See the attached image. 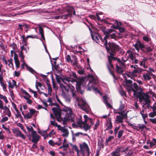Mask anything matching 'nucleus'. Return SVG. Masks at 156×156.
<instances>
[{"label": "nucleus", "mask_w": 156, "mask_h": 156, "mask_svg": "<svg viewBox=\"0 0 156 156\" xmlns=\"http://www.w3.org/2000/svg\"><path fill=\"white\" fill-rule=\"evenodd\" d=\"M75 151L77 152V156H89L90 149L88 145L85 142L79 144L80 150L76 145L74 146Z\"/></svg>", "instance_id": "1"}, {"label": "nucleus", "mask_w": 156, "mask_h": 156, "mask_svg": "<svg viewBox=\"0 0 156 156\" xmlns=\"http://www.w3.org/2000/svg\"><path fill=\"white\" fill-rule=\"evenodd\" d=\"M105 46L107 52L111 51L114 53L116 52L119 51L120 49L118 45L113 42H109L108 43L106 42Z\"/></svg>", "instance_id": "2"}, {"label": "nucleus", "mask_w": 156, "mask_h": 156, "mask_svg": "<svg viewBox=\"0 0 156 156\" xmlns=\"http://www.w3.org/2000/svg\"><path fill=\"white\" fill-rule=\"evenodd\" d=\"M137 98H139V101L140 102L143 100L144 101L145 103L143 106V107L145 104L149 103L151 102L149 95L147 93L145 94L141 92H138Z\"/></svg>", "instance_id": "3"}, {"label": "nucleus", "mask_w": 156, "mask_h": 156, "mask_svg": "<svg viewBox=\"0 0 156 156\" xmlns=\"http://www.w3.org/2000/svg\"><path fill=\"white\" fill-rule=\"evenodd\" d=\"M78 105L81 109L85 111L87 113H88L90 112V108L89 105L86 102L83 100H82V103L79 104Z\"/></svg>", "instance_id": "4"}, {"label": "nucleus", "mask_w": 156, "mask_h": 156, "mask_svg": "<svg viewBox=\"0 0 156 156\" xmlns=\"http://www.w3.org/2000/svg\"><path fill=\"white\" fill-rule=\"evenodd\" d=\"M13 133L15 134L16 137H20L23 139H25L26 137L24 135L22 134L19 128H13L12 129Z\"/></svg>", "instance_id": "5"}, {"label": "nucleus", "mask_w": 156, "mask_h": 156, "mask_svg": "<svg viewBox=\"0 0 156 156\" xmlns=\"http://www.w3.org/2000/svg\"><path fill=\"white\" fill-rule=\"evenodd\" d=\"M32 139L31 140V141L34 143H37L40 137L39 135L37 134L36 131H33L32 133Z\"/></svg>", "instance_id": "6"}, {"label": "nucleus", "mask_w": 156, "mask_h": 156, "mask_svg": "<svg viewBox=\"0 0 156 156\" xmlns=\"http://www.w3.org/2000/svg\"><path fill=\"white\" fill-rule=\"evenodd\" d=\"M64 9L66 11L68 12V14H70V16H72L73 12V15H76V11L74 10L73 7L68 5L65 7Z\"/></svg>", "instance_id": "7"}, {"label": "nucleus", "mask_w": 156, "mask_h": 156, "mask_svg": "<svg viewBox=\"0 0 156 156\" xmlns=\"http://www.w3.org/2000/svg\"><path fill=\"white\" fill-rule=\"evenodd\" d=\"M59 129L62 132L64 133L62 134V136L64 137H67L68 136L69 132L68 130L64 127H61L59 128Z\"/></svg>", "instance_id": "8"}, {"label": "nucleus", "mask_w": 156, "mask_h": 156, "mask_svg": "<svg viewBox=\"0 0 156 156\" xmlns=\"http://www.w3.org/2000/svg\"><path fill=\"white\" fill-rule=\"evenodd\" d=\"M125 77V83L126 86L129 88L128 89H131L133 88L132 82L133 81L130 80H127L126 77Z\"/></svg>", "instance_id": "9"}, {"label": "nucleus", "mask_w": 156, "mask_h": 156, "mask_svg": "<svg viewBox=\"0 0 156 156\" xmlns=\"http://www.w3.org/2000/svg\"><path fill=\"white\" fill-rule=\"evenodd\" d=\"M24 66H25L27 67V69L31 73H36L32 68L29 66L24 62V61H23V64L21 65V67L22 69H24Z\"/></svg>", "instance_id": "10"}, {"label": "nucleus", "mask_w": 156, "mask_h": 156, "mask_svg": "<svg viewBox=\"0 0 156 156\" xmlns=\"http://www.w3.org/2000/svg\"><path fill=\"white\" fill-rule=\"evenodd\" d=\"M52 110L55 116L61 114V112L60 108L54 107L52 108Z\"/></svg>", "instance_id": "11"}, {"label": "nucleus", "mask_w": 156, "mask_h": 156, "mask_svg": "<svg viewBox=\"0 0 156 156\" xmlns=\"http://www.w3.org/2000/svg\"><path fill=\"white\" fill-rule=\"evenodd\" d=\"M81 84L80 82H77L76 85V88L78 93H80V94H82L83 93V91L81 90Z\"/></svg>", "instance_id": "12"}, {"label": "nucleus", "mask_w": 156, "mask_h": 156, "mask_svg": "<svg viewBox=\"0 0 156 156\" xmlns=\"http://www.w3.org/2000/svg\"><path fill=\"white\" fill-rule=\"evenodd\" d=\"M128 147L125 148L124 147L118 146L116 149L120 153V152L123 153L126 152L128 149Z\"/></svg>", "instance_id": "13"}, {"label": "nucleus", "mask_w": 156, "mask_h": 156, "mask_svg": "<svg viewBox=\"0 0 156 156\" xmlns=\"http://www.w3.org/2000/svg\"><path fill=\"white\" fill-rule=\"evenodd\" d=\"M94 34H93L92 33L91 34L92 38L93 40L94 41L98 43L99 41L98 34H96L95 32H94Z\"/></svg>", "instance_id": "14"}, {"label": "nucleus", "mask_w": 156, "mask_h": 156, "mask_svg": "<svg viewBox=\"0 0 156 156\" xmlns=\"http://www.w3.org/2000/svg\"><path fill=\"white\" fill-rule=\"evenodd\" d=\"M143 76L144 79L146 81L150 80L151 78L150 73H148L144 74L143 75Z\"/></svg>", "instance_id": "15"}, {"label": "nucleus", "mask_w": 156, "mask_h": 156, "mask_svg": "<svg viewBox=\"0 0 156 156\" xmlns=\"http://www.w3.org/2000/svg\"><path fill=\"white\" fill-rule=\"evenodd\" d=\"M116 71L120 74H122L124 71L123 67L119 66L117 64L116 65Z\"/></svg>", "instance_id": "16"}, {"label": "nucleus", "mask_w": 156, "mask_h": 156, "mask_svg": "<svg viewBox=\"0 0 156 156\" xmlns=\"http://www.w3.org/2000/svg\"><path fill=\"white\" fill-rule=\"evenodd\" d=\"M109 121L107 122L106 124V126H108V124L109 125L108 126L107 128L105 130V131H106V130H108L109 129H111L112 128V125L111 122V118H110V119H109Z\"/></svg>", "instance_id": "17"}, {"label": "nucleus", "mask_w": 156, "mask_h": 156, "mask_svg": "<svg viewBox=\"0 0 156 156\" xmlns=\"http://www.w3.org/2000/svg\"><path fill=\"white\" fill-rule=\"evenodd\" d=\"M123 118L121 117L120 115H117L116 116V119L115 121L117 122V123H122L123 122Z\"/></svg>", "instance_id": "18"}, {"label": "nucleus", "mask_w": 156, "mask_h": 156, "mask_svg": "<svg viewBox=\"0 0 156 156\" xmlns=\"http://www.w3.org/2000/svg\"><path fill=\"white\" fill-rule=\"evenodd\" d=\"M21 38L23 39L22 43L23 44V45L27 46V38L25 37V35H23L21 37Z\"/></svg>", "instance_id": "19"}, {"label": "nucleus", "mask_w": 156, "mask_h": 156, "mask_svg": "<svg viewBox=\"0 0 156 156\" xmlns=\"http://www.w3.org/2000/svg\"><path fill=\"white\" fill-rule=\"evenodd\" d=\"M45 130L43 131L42 132H39V133L41 134L44 137V139L45 140L48 137V134L47 133V131Z\"/></svg>", "instance_id": "20"}, {"label": "nucleus", "mask_w": 156, "mask_h": 156, "mask_svg": "<svg viewBox=\"0 0 156 156\" xmlns=\"http://www.w3.org/2000/svg\"><path fill=\"white\" fill-rule=\"evenodd\" d=\"M111 156H120V154L115 149V151L112 152L111 154Z\"/></svg>", "instance_id": "21"}, {"label": "nucleus", "mask_w": 156, "mask_h": 156, "mask_svg": "<svg viewBox=\"0 0 156 156\" xmlns=\"http://www.w3.org/2000/svg\"><path fill=\"white\" fill-rule=\"evenodd\" d=\"M83 125V126H82V128H83L86 131L89 129L91 128V126L89 125L88 124H86Z\"/></svg>", "instance_id": "22"}, {"label": "nucleus", "mask_w": 156, "mask_h": 156, "mask_svg": "<svg viewBox=\"0 0 156 156\" xmlns=\"http://www.w3.org/2000/svg\"><path fill=\"white\" fill-rule=\"evenodd\" d=\"M107 67L109 70H112L114 69V66L112 63L106 64Z\"/></svg>", "instance_id": "23"}, {"label": "nucleus", "mask_w": 156, "mask_h": 156, "mask_svg": "<svg viewBox=\"0 0 156 156\" xmlns=\"http://www.w3.org/2000/svg\"><path fill=\"white\" fill-rule=\"evenodd\" d=\"M106 34L104 38V40L105 41V43L104 44V46H105V43L106 42H108V41L107 40V39L110 36H109V33H108V32H106Z\"/></svg>", "instance_id": "24"}, {"label": "nucleus", "mask_w": 156, "mask_h": 156, "mask_svg": "<svg viewBox=\"0 0 156 156\" xmlns=\"http://www.w3.org/2000/svg\"><path fill=\"white\" fill-rule=\"evenodd\" d=\"M137 43H138L139 47L140 48L141 50L144 51L145 47L144 46L143 44H142L140 41H138Z\"/></svg>", "instance_id": "25"}, {"label": "nucleus", "mask_w": 156, "mask_h": 156, "mask_svg": "<svg viewBox=\"0 0 156 156\" xmlns=\"http://www.w3.org/2000/svg\"><path fill=\"white\" fill-rule=\"evenodd\" d=\"M138 55V54H136L132 52L129 54V57L131 60L133 61L136 57V55Z\"/></svg>", "instance_id": "26"}, {"label": "nucleus", "mask_w": 156, "mask_h": 156, "mask_svg": "<svg viewBox=\"0 0 156 156\" xmlns=\"http://www.w3.org/2000/svg\"><path fill=\"white\" fill-rule=\"evenodd\" d=\"M114 139V136H109L108 139H106V141L105 142V145H108V142L111 141L112 140H113Z\"/></svg>", "instance_id": "27"}, {"label": "nucleus", "mask_w": 156, "mask_h": 156, "mask_svg": "<svg viewBox=\"0 0 156 156\" xmlns=\"http://www.w3.org/2000/svg\"><path fill=\"white\" fill-rule=\"evenodd\" d=\"M103 140L102 139L101 140H99L98 141V145L99 146L100 148H104Z\"/></svg>", "instance_id": "28"}, {"label": "nucleus", "mask_w": 156, "mask_h": 156, "mask_svg": "<svg viewBox=\"0 0 156 156\" xmlns=\"http://www.w3.org/2000/svg\"><path fill=\"white\" fill-rule=\"evenodd\" d=\"M128 91H131V90L134 93V97H136V98H137V93H138L137 92V90H135V89L133 88L131 89H128Z\"/></svg>", "instance_id": "29"}, {"label": "nucleus", "mask_w": 156, "mask_h": 156, "mask_svg": "<svg viewBox=\"0 0 156 156\" xmlns=\"http://www.w3.org/2000/svg\"><path fill=\"white\" fill-rule=\"evenodd\" d=\"M70 17H71V16H70V14H67L65 15H61L60 19L64 20L67 19Z\"/></svg>", "instance_id": "30"}, {"label": "nucleus", "mask_w": 156, "mask_h": 156, "mask_svg": "<svg viewBox=\"0 0 156 156\" xmlns=\"http://www.w3.org/2000/svg\"><path fill=\"white\" fill-rule=\"evenodd\" d=\"M137 73H138V72L136 69H135L134 70L130 73L131 76L135 77L137 76Z\"/></svg>", "instance_id": "31"}, {"label": "nucleus", "mask_w": 156, "mask_h": 156, "mask_svg": "<svg viewBox=\"0 0 156 156\" xmlns=\"http://www.w3.org/2000/svg\"><path fill=\"white\" fill-rule=\"evenodd\" d=\"M55 119H54V121H51V125L57 126L58 128H59L61 127L60 125H58L57 123L55 122Z\"/></svg>", "instance_id": "32"}, {"label": "nucleus", "mask_w": 156, "mask_h": 156, "mask_svg": "<svg viewBox=\"0 0 156 156\" xmlns=\"http://www.w3.org/2000/svg\"><path fill=\"white\" fill-rule=\"evenodd\" d=\"M63 110L64 111L67 112H68V111H69V115L71 116V115H73L72 110L71 108H67L66 109H64Z\"/></svg>", "instance_id": "33"}, {"label": "nucleus", "mask_w": 156, "mask_h": 156, "mask_svg": "<svg viewBox=\"0 0 156 156\" xmlns=\"http://www.w3.org/2000/svg\"><path fill=\"white\" fill-rule=\"evenodd\" d=\"M23 98L27 100V102L30 105H31L32 104V103L33 102V101L32 100L30 99L29 98H27V97H26V96H23Z\"/></svg>", "instance_id": "34"}, {"label": "nucleus", "mask_w": 156, "mask_h": 156, "mask_svg": "<svg viewBox=\"0 0 156 156\" xmlns=\"http://www.w3.org/2000/svg\"><path fill=\"white\" fill-rule=\"evenodd\" d=\"M17 125L20 127L21 129L23 130L24 132L25 133H26V130L25 129L24 127L22 124L20 123H18L17 124Z\"/></svg>", "instance_id": "35"}, {"label": "nucleus", "mask_w": 156, "mask_h": 156, "mask_svg": "<svg viewBox=\"0 0 156 156\" xmlns=\"http://www.w3.org/2000/svg\"><path fill=\"white\" fill-rule=\"evenodd\" d=\"M32 115L30 113V112H28L27 114H25L24 116V118L25 119H30L32 118Z\"/></svg>", "instance_id": "36"}, {"label": "nucleus", "mask_w": 156, "mask_h": 156, "mask_svg": "<svg viewBox=\"0 0 156 156\" xmlns=\"http://www.w3.org/2000/svg\"><path fill=\"white\" fill-rule=\"evenodd\" d=\"M55 76H56V79L57 82L58 83H59V84H60V83H61L60 82H61V80H62V78L60 76L58 75L57 74H55Z\"/></svg>", "instance_id": "37"}, {"label": "nucleus", "mask_w": 156, "mask_h": 156, "mask_svg": "<svg viewBox=\"0 0 156 156\" xmlns=\"http://www.w3.org/2000/svg\"><path fill=\"white\" fill-rule=\"evenodd\" d=\"M60 87L62 89V91H63V89L66 91L67 92L69 91L68 89L66 88V87L64 86L62 83H60L59 84Z\"/></svg>", "instance_id": "38"}, {"label": "nucleus", "mask_w": 156, "mask_h": 156, "mask_svg": "<svg viewBox=\"0 0 156 156\" xmlns=\"http://www.w3.org/2000/svg\"><path fill=\"white\" fill-rule=\"evenodd\" d=\"M138 128L140 129H141V131L144 129V127H146V126L144 124H138L137 126Z\"/></svg>", "instance_id": "39"}, {"label": "nucleus", "mask_w": 156, "mask_h": 156, "mask_svg": "<svg viewBox=\"0 0 156 156\" xmlns=\"http://www.w3.org/2000/svg\"><path fill=\"white\" fill-rule=\"evenodd\" d=\"M77 124L79 125V127L81 128L82 127L83 122L81 118L79 119L77 122Z\"/></svg>", "instance_id": "40"}, {"label": "nucleus", "mask_w": 156, "mask_h": 156, "mask_svg": "<svg viewBox=\"0 0 156 156\" xmlns=\"http://www.w3.org/2000/svg\"><path fill=\"white\" fill-rule=\"evenodd\" d=\"M124 132V131L123 130H121L118 132V138H121L123 135Z\"/></svg>", "instance_id": "41"}, {"label": "nucleus", "mask_w": 156, "mask_h": 156, "mask_svg": "<svg viewBox=\"0 0 156 156\" xmlns=\"http://www.w3.org/2000/svg\"><path fill=\"white\" fill-rule=\"evenodd\" d=\"M134 88L135 89V90L139 91V88H141L140 87H139L137 84L134 83L133 84Z\"/></svg>", "instance_id": "42"}, {"label": "nucleus", "mask_w": 156, "mask_h": 156, "mask_svg": "<svg viewBox=\"0 0 156 156\" xmlns=\"http://www.w3.org/2000/svg\"><path fill=\"white\" fill-rule=\"evenodd\" d=\"M38 28L39 29V34L41 35L44 34V30L42 27L41 26H38Z\"/></svg>", "instance_id": "43"}, {"label": "nucleus", "mask_w": 156, "mask_h": 156, "mask_svg": "<svg viewBox=\"0 0 156 156\" xmlns=\"http://www.w3.org/2000/svg\"><path fill=\"white\" fill-rule=\"evenodd\" d=\"M4 112L5 113L6 115H7L9 117H10L11 116V112L9 108L6 110Z\"/></svg>", "instance_id": "44"}, {"label": "nucleus", "mask_w": 156, "mask_h": 156, "mask_svg": "<svg viewBox=\"0 0 156 156\" xmlns=\"http://www.w3.org/2000/svg\"><path fill=\"white\" fill-rule=\"evenodd\" d=\"M26 127L28 131L29 132H31L32 133H33V131H36L34 130L33 128L31 126H27Z\"/></svg>", "instance_id": "45"}, {"label": "nucleus", "mask_w": 156, "mask_h": 156, "mask_svg": "<svg viewBox=\"0 0 156 156\" xmlns=\"http://www.w3.org/2000/svg\"><path fill=\"white\" fill-rule=\"evenodd\" d=\"M152 51V49L150 47H147L144 48V52H150Z\"/></svg>", "instance_id": "46"}, {"label": "nucleus", "mask_w": 156, "mask_h": 156, "mask_svg": "<svg viewBox=\"0 0 156 156\" xmlns=\"http://www.w3.org/2000/svg\"><path fill=\"white\" fill-rule=\"evenodd\" d=\"M69 76H72L74 78L76 79H77L78 78V77H77V76L76 75V73L72 72L71 73H70Z\"/></svg>", "instance_id": "47"}, {"label": "nucleus", "mask_w": 156, "mask_h": 156, "mask_svg": "<svg viewBox=\"0 0 156 156\" xmlns=\"http://www.w3.org/2000/svg\"><path fill=\"white\" fill-rule=\"evenodd\" d=\"M99 28L105 34H106V32H107L106 31H105V27L104 26H99Z\"/></svg>", "instance_id": "48"}, {"label": "nucleus", "mask_w": 156, "mask_h": 156, "mask_svg": "<svg viewBox=\"0 0 156 156\" xmlns=\"http://www.w3.org/2000/svg\"><path fill=\"white\" fill-rule=\"evenodd\" d=\"M110 54V55L108 56L112 58L114 57V56L116 54V52H113L112 51H109V52H108Z\"/></svg>", "instance_id": "49"}, {"label": "nucleus", "mask_w": 156, "mask_h": 156, "mask_svg": "<svg viewBox=\"0 0 156 156\" xmlns=\"http://www.w3.org/2000/svg\"><path fill=\"white\" fill-rule=\"evenodd\" d=\"M1 86H2L3 87V88L4 91H6V86H7V84L6 83H4L3 82H2L1 83H0Z\"/></svg>", "instance_id": "50"}, {"label": "nucleus", "mask_w": 156, "mask_h": 156, "mask_svg": "<svg viewBox=\"0 0 156 156\" xmlns=\"http://www.w3.org/2000/svg\"><path fill=\"white\" fill-rule=\"evenodd\" d=\"M56 120L58 122H61L62 120V118L61 117V114L56 116Z\"/></svg>", "instance_id": "51"}, {"label": "nucleus", "mask_w": 156, "mask_h": 156, "mask_svg": "<svg viewBox=\"0 0 156 156\" xmlns=\"http://www.w3.org/2000/svg\"><path fill=\"white\" fill-rule=\"evenodd\" d=\"M140 114L142 115V118L144 120H145V119L147 117H148V114H147L146 113L145 114H144L143 113H142V112H140Z\"/></svg>", "instance_id": "52"}, {"label": "nucleus", "mask_w": 156, "mask_h": 156, "mask_svg": "<svg viewBox=\"0 0 156 156\" xmlns=\"http://www.w3.org/2000/svg\"><path fill=\"white\" fill-rule=\"evenodd\" d=\"M27 38H37V39H38V36L37 35H28L27 36Z\"/></svg>", "instance_id": "53"}, {"label": "nucleus", "mask_w": 156, "mask_h": 156, "mask_svg": "<svg viewBox=\"0 0 156 156\" xmlns=\"http://www.w3.org/2000/svg\"><path fill=\"white\" fill-rule=\"evenodd\" d=\"M80 135H84L85 136L87 135V134L86 133L83 134V133L81 132H78L76 133H75L74 134V135L76 137Z\"/></svg>", "instance_id": "54"}, {"label": "nucleus", "mask_w": 156, "mask_h": 156, "mask_svg": "<svg viewBox=\"0 0 156 156\" xmlns=\"http://www.w3.org/2000/svg\"><path fill=\"white\" fill-rule=\"evenodd\" d=\"M16 112L17 114H15V115L16 117L17 118H19V116L21 115L20 112L18 109L17 110H16Z\"/></svg>", "instance_id": "55"}, {"label": "nucleus", "mask_w": 156, "mask_h": 156, "mask_svg": "<svg viewBox=\"0 0 156 156\" xmlns=\"http://www.w3.org/2000/svg\"><path fill=\"white\" fill-rule=\"evenodd\" d=\"M109 71L111 75L112 76L114 79H116L114 72L112 70H109Z\"/></svg>", "instance_id": "56"}, {"label": "nucleus", "mask_w": 156, "mask_h": 156, "mask_svg": "<svg viewBox=\"0 0 156 156\" xmlns=\"http://www.w3.org/2000/svg\"><path fill=\"white\" fill-rule=\"evenodd\" d=\"M109 71L111 75L112 76L114 79H116L114 72L112 70H109Z\"/></svg>", "instance_id": "57"}, {"label": "nucleus", "mask_w": 156, "mask_h": 156, "mask_svg": "<svg viewBox=\"0 0 156 156\" xmlns=\"http://www.w3.org/2000/svg\"><path fill=\"white\" fill-rule=\"evenodd\" d=\"M10 46L13 48V50H14L17 48L16 44L15 43H13L10 44Z\"/></svg>", "instance_id": "58"}, {"label": "nucleus", "mask_w": 156, "mask_h": 156, "mask_svg": "<svg viewBox=\"0 0 156 156\" xmlns=\"http://www.w3.org/2000/svg\"><path fill=\"white\" fill-rule=\"evenodd\" d=\"M52 83L53 87L54 88L57 89L58 88V86L56 85V83L54 81V79H52Z\"/></svg>", "instance_id": "59"}, {"label": "nucleus", "mask_w": 156, "mask_h": 156, "mask_svg": "<svg viewBox=\"0 0 156 156\" xmlns=\"http://www.w3.org/2000/svg\"><path fill=\"white\" fill-rule=\"evenodd\" d=\"M15 62L18 61L19 59L18 58V56L17 55L16 52H14V58Z\"/></svg>", "instance_id": "60"}, {"label": "nucleus", "mask_w": 156, "mask_h": 156, "mask_svg": "<svg viewBox=\"0 0 156 156\" xmlns=\"http://www.w3.org/2000/svg\"><path fill=\"white\" fill-rule=\"evenodd\" d=\"M8 119V118L6 117L5 116L2 118L1 120V123H3L7 121Z\"/></svg>", "instance_id": "61"}, {"label": "nucleus", "mask_w": 156, "mask_h": 156, "mask_svg": "<svg viewBox=\"0 0 156 156\" xmlns=\"http://www.w3.org/2000/svg\"><path fill=\"white\" fill-rule=\"evenodd\" d=\"M99 120H98L96 122V123L95 125H94V130H96L97 129V127L99 126Z\"/></svg>", "instance_id": "62"}, {"label": "nucleus", "mask_w": 156, "mask_h": 156, "mask_svg": "<svg viewBox=\"0 0 156 156\" xmlns=\"http://www.w3.org/2000/svg\"><path fill=\"white\" fill-rule=\"evenodd\" d=\"M66 61L68 62H73V61L71 60V57L69 55H67L66 58Z\"/></svg>", "instance_id": "63"}, {"label": "nucleus", "mask_w": 156, "mask_h": 156, "mask_svg": "<svg viewBox=\"0 0 156 156\" xmlns=\"http://www.w3.org/2000/svg\"><path fill=\"white\" fill-rule=\"evenodd\" d=\"M55 134V132L53 129H52L51 132L48 134V136L51 137V136Z\"/></svg>", "instance_id": "64"}]
</instances>
